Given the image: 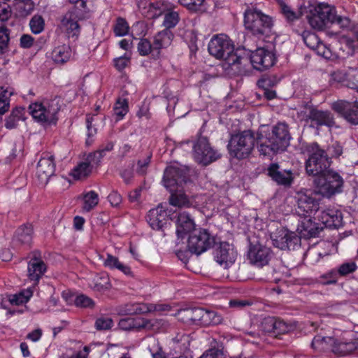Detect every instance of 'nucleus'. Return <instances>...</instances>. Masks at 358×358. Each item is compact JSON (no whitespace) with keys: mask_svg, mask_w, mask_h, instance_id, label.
<instances>
[{"mask_svg":"<svg viewBox=\"0 0 358 358\" xmlns=\"http://www.w3.org/2000/svg\"><path fill=\"white\" fill-rule=\"evenodd\" d=\"M345 215L350 217L347 212L343 213L338 209H327L322 213V224H342Z\"/></svg>","mask_w":358,"mask_h":358,"instance_id":"nucleus-29","label":"nucleus"},{"mask_svg":"<svg viewBox=\"0 0 358 358\" xmlns=\"http://www.w3.org/2000/svg\"><path fill=\"white\" fill-rule=\"evenodd\" d=\"M14 93L15 90L11 87H0V100L8 101L10 102V98Z\"/></svg>","mask_w":358,"mask_h":358,"instance_id":"nucleus-62","label":"nucleus"},{"mask_svg":"<svg viewBox=\"0 0 358 358\" xmlns=\"http://www.w3.org/2000/svg\"><path fill=\"white\" fill-rule=\"evenodd\" d=\"M267 171L268 176L279 185L287 187H290L294 182V175L292 171L281 169L276 163L271 164Z\"/></svg>","mask_w":358,"mask_h":358,"instance_id":"nucleus-19","label":"nucleus"},{"mask_svg":"<svg viewBox=\"0 0 358 358\" xmlns=\"http://www.w3.org/2000/svg\"><path fill=\"white\" fill-rule=\"evenodd\" d=\"M29 26L31 31L38 34L42 32L45 27V21L42 16L35 15L32 17L29 22Z\"/></svg>","mask_w":358,"mask_h":358,"instance_id":"nucleus-46","label":"nucleus"},{"mask_svg":"<svg viewBox=\"0 0 358 358\" xmlns=\"http://www.w3.org/2000/svg\"><path fill=\"white\" fill-rule=\"evenodd\" d=\"M208 50L210 55L224 60L229 66H235L238 71H241L242 64L248 62L247 56L237 55L233 42L225 34L214 35L208 43Z\"/></svg>","mask_w":358,"mask_h":358,"instance_id":"nucleus-5","label":"nucleus"},{"mask_svg":"<svg viewBox=\"0 0 358 358\" xmlns=\"http://www.w3.org/2000/svg\"><path fill=\"white\" fill-rule=\"evenodd\" d=\"M129 26L124 18L117 17L113 26V31L116 36H124L129 33Z\"/></svg>","mask_w":358,"mask_h":358,"instance_id":"nucleus-43","label":"nucleus"},{"mask_svg":"<svg viewBox=\"0 0 358 358\" xmlns=\"http://www.w3.org/2000/svg\"><path fill=\"white\" fill-rule=\"evenodd\" d=\"M273 245L281 250H296L301 248L300 236L296 231L281 227L271 234Z\"/></svg>","mask_w":358,"mask_h":358,"instance_id":"nucleus-12","label":"nucleus"},{"mask_svg":"<svg viewBox=\"0 0 358 358\" xmlns=\"http://www.w3.org/2000/svg\"><path fill=\"white\" fill-rule=\"evenodd\" d=\"M27 119L26 109L24 107L14 108L10 115L5 119V127L8 129L16 128L20 122Z\"/></svg>","mask_w":358,"mask_h":358,"instance_id":"nucleus-27","label":"nucleus"},{"mask_svg":"<svg viewBox=\"0 0 358 358\" xmlns=\"http://www.w3.org/2000/svg\"><path fill=\"white\" fill-rule=\"evenodd\" d=\"M114 144H115L114 142H113L111 141H108L107 142H106L105 143L101 145V146L97 151L91 152L90 154H94V155H96V157L100 155V161H101V159L105 156L106 152H110L113 149ZM96 158H98V157H96Z\"/></svg>","mask_w":358,"mask_h":358,"instance_id":"nucleus-59","label":"nucleus"},{"mask_svg":"<svg viewBox=\"0 0 358 358\" xmlns=\"http://www.w3.org/2000/svg\"><path fill=\"white\" fill-rule=\"evenodd\" d=\"M149 12L150 13V17L157 18L162 15H164L163 25L165 29H171L175 27L180 20L179 14L174 10H163L159 6V3H152L150 6Z\"/></svg>","mask_w":358,"mask_h":358,"instance_id":"nucleus-20","label":"nucleus"},{"mask_svg":"<svg viewBox=\"0 0 358 358\" xmlns=\"http://www.w3.org/2000/svg\"><path fill=\"white\" fill-rule=\"evenodd\" d=\"M74 304L77 307L90 308H93L95 305L94 301L85 294L77 296L75 299Z\"/></svg>","mask_w":358,"mask_h":358,"instance_id":"nucleus-49","label":"nucleus"},{"mask_svg":"<svg viewBox=\"0 0 358 358\" xmlns=\"http://www.w3.org/2000/svg\"><path fill=\"white\" fill-rule=\"evenodd\" d=\"M317 200L307 194L301 195L298 200V207L305 213H311L318 210Z\"/></svg>","mask_w":358,"mask_h":358,"instance_id":"nucleus-30","label":"nucleus"},{"mask_svg":"<svg viewBox=\"0 0 358 358\" xmlns=\"http://www.w3.org/2000/svg\"><path fill=\"white\" fill-rule=\"evenodd\" d=\"M35 3L32 0H18L16 8L18 15L21 17L29 15L34 10Z\"/></svg>","mask_w":358,"mask_h":358,"instance_id":"nucleus-38","label":"nucleus"},{"mask_svg":"<svg viewBox=\"0 0 358 358\" xmlns=\"http://www.w3.org/2000/svg\"><path fill=\"white\" fill-rule=\"evenodd\" d=\"M204 0H178V3L190 10H198Z\"/></svg>","mask_w":358,"mask_h":358,"instance_id":"nucleus-55","label":"nucleus"},{"mask_svg":"<svg viewBox=\"0 0 358 358\" xmlns=\"http://www.w3.org/2000/svg\"><path fill=\"white\" fill-rule=\"evenodd\" d=\"M113 110L114 114L117 117V120L122 119L129 110L128 102L127 99L119 98L115 103Z\"/></svg>","mask_w":358,"mask_h":358,"instance_id":"nucleus-44","label":"nucleus"},{"mask_svg":"<svg viewBox=\"0 0 358 358\" xmlns=\"http://www.w3.org/2000/svg\"><path fill=\"white\" fill-rule=\"evenodd\" d=\"M358 348V342L352 341L349 342H340L335 343L333 347L334 352L338 354L341 356H345L355 351Z\"/></svg>","mask_w":358,"mask_h":358,"instance_id":"nucleus-33","label":"nucleus"},{"mask_svg":"<svg viewBox=\"0 0 358 358\" xmlns=\"http://www.w3.org/2000/svg\"><path fill=\"white\" fill-rule=\"evenodd\" d=\"M176 234L181 239L187 236V248L196 255L207 251L215 244V237L200 225H177Z\"/></svg>","mask_w":358,"mask_h":358,"instance_id":"nucleus-4","label":"nucleus"},{"mask_svg":"<svg viewBox=\"0 0 358 358\" xmlns=\"http://www.w3.org/2000/svg\"><path fill=\"white\" fill-rule=\"evenodd\" d=\"M71 57V48L69 45H62L55 47L51 53L55 63L63 64L67 62Z\"/></svg>","mask_w":358,"mask_h":358,"instance_id":"nucleus-31","label":"nucleus"},{"mask_svg":"<svg viewBox=\"0 0 358 358\" xmlns=\"http://www.w3.org/2000/svg\"><path fill=\"white\" fill-rule=\"evenodd\" d=\"M91 286L95 291L103 292L109 288L110 283L108 278L98 277L94 280V284Z\"/></svg>","mask_w":358,"mask_h":358,"instance_id":"nucleus-51","label":"nucleus"},{"mask_svg":"<svg viewBox=\"0 0 358 358\" xmlns=\"http://www.w3.org/2000/svg\"><path fill=\"white\" fill-rule=\"evenodd\" d=\"M333 338L324 337L320 335H317L313 339L311 345L312 347L319 351H323L327 349L329 343L331 342Z\"/></svg>","mask_w":358,"mask_h":358,"instance_id":"nucleus-45","label":"nucleus"},{"mask_svg":"<svg viewBox=\"0 0 358 358\" xmlns=\"http://www.w3.org/2000/svg\"><path fill=\"white\" fill-rule=\"evenodd\" d=\"M96 157V155L90 153L85 162H80L74 167L71 175L75 179L78 180L89 176L92 172V168L94 166H97L100 162V155L97 157L98 158Z\"/></svg>","mask_w":358,"mask_h":358,"instance_id":"nucleus-21","label":"nucleus"},{"mask_svg":"<svg viewBox=\"0 0 358 358\" xmlns=\"http://www.w3.org/2000/svg\"><path fill=\"white\" fill-rule=\"evenodd\" d=\"M202 308H192L183 310L182 313L187 322L201 324Z\"/></svg>","mask_w":358,"mask_h":358,"instance_id":"nucleus-36","label":"nucleus"},{"mask_svg":"<svg viewBox=\"0 0 358 358\" xmlns=\"http://www.w3.org/2000/svg\"><path fill=\"white\" fill-rule=\"evenodd\" d=\"M46 265L40 259L32 258L28 264V276L31 280L37 283L46 271Z\"/></svg>","mask_w":358,"mask_h":358,"instance_id":"nucleus-26","label":"nucleus"},{"mask_svg":"<svg viewBox=\"0 0 358 358\" xmlns=\"http://www.w3.org/2000/svg\"><path fill=\"white\" fill-rule=\"evenodd\" d=\"M55 171L54 156L50 153H43L38 162L36 176L38 183L45 185Z\"/></svg>","mask_w":358,"mask_h":358,"instance_id":"nucleus-17","label":"nucleus"},{"mask_svg":"<svg viewBox=\"0 0 358 358\" xmlns=\"http://www.w3.org/2000/svg\"><path fill=\"white\" fill-rule=\"evenodd\" d=\"M32 234V225H20L15 231L14 238L21 244L30 245Z\"/></svg>","mask_w":358,"mask_h":358,"instance_id":"nucleus-32","label":"nucleus"},{"mask_svg":"<svg viewBox=\"0 0 358 358\" xmlns=\"http://www.w3.org/2000/svg\"><path fill=\"white\" fill-rule=\"evenodd\" d=\"M69 3L74 5L73 8L76 10V15L79 18H85L90 13L87 6V0H69Z\"/></svg>","mask_w":358,"mask_h":358,"instance_id":"nucleus-41","label":"nucleus"},{"mask_svg":"<svg viewBox=\"0 0 358 358\" xmlns=\"http://www.w3.org/2000/svg\"><path fill=\"white\" fill-rule=\"evenodd\" d=\"M76 15V10L72 9L63 17L61 24L69 38L77 40L80 33V27L78 23V20H83Z\"/></svg>","mask_w":358,"mask_h":358,"instance_id":"nucleus-22","label":"nucleus"},{"mask_svg":"<svg viewBox=\"0 0 358 358\" xmlns=\"http://www.w3.org/2000/svg\"><path fill=\"white\" fill-rule=\"evenodd\" d=\"M12 10L10 6L7 3H0V21L4 22L11 16Z\"/></svg>","mask_w":358,"mask_h":358,"instance_id":"nucleus-60","label":"nucleus"},{"mask_svg":"<svg viewBox=\"0 0 358 358\" xmlns=\"http://www.w3.org/2000/svg\"><path fill=\"white\" fill-rule=\"evenodd\" d=\"M275 326V331H273L275 334H282L289 331L287 324L280 319L276 318Z\"/></svg>","mask_w":358,"mask_h":358,"instance_id":"nucleus-63","label":"nucleus"},{"mask_svg":"<svg viewBox=\"0 0 358 358\" xmlns=\"http://www.w3.org/2000/svg\"><path fill=\"white\" fill-rule=\"evenodd\" d=\"M162 326V320L157 319H146L143 317H126L119 322V327L125 331L146 330L157 331Z\"/></svg>","mask_w":358,"mask_h":358,"instance_id":"nucleus-14","label":"nucleus"},{"mask_svg":"<svg viewBox=\"0 0 358 358\" xmlns=\"http://www.w3.org/2000/svg\"><path fill=\"white\" fill-rule=\"evenodd\" d=\"M306 18L310 26L317 31L324 30L334 24L341 28H348L350 25L348 17L338 15L336 7L326 3L310 6Z\"/></svg>","mask_w":358,"mask_h":358,"instance_id":"nucleus-3","label":"nucleus"},{"mask_svg":"<svg viewBox=\"0 0 358 358\" xmlns=\"http://www.w3.org/2000/svg\"><path fill=\"white\" fill-rule=\"evenodd\" d=\"M113 325V321L110 317L101 316L96 319L95 327L97 330H106Z\"/></svg>","mask_w":358,"mask_h":358,"instance_id":"nucleus-52","label":"nucleus"},{"mask_svg":"<svg viewBox=\"0 0 358 358\" xmlns=\"http://www.w3.org/2000/svg\"><path fill=\"white\" fill-rule=\"evenodd\" d=\"M174 35L168 29L159 31L153 38V49L155 51V57H159L160 50L167 48L171 45Z\"/></svg>","mask_w":358,"mask_h":358,"instance_id":"nucleus-25","label":"nucleus"},{"mask_svg":"<svg viewBox=\"0 0 358 358\" xmlns=\"http://www.w3.org/2000/svg\"><path fill=\"white\" fill-rule=\"evenodd\" d=\"M187 180V172L182 168L171 166L165 169L163 183L171 193L169 198L170 205L178 208H188L192 206L189 197L182 189V185Z\"/></svg>","mask_w":358,"mask_h":358,"instance_id":"nucleus-2","label":"nucleus"},{"mask_svg":"<svg viewBox=\"0 0 358 358\" xmlns=\"http://www.w3.org/2000/svg\"><path fill=\"white\" fill-rule=\"evenodd\" d=\"M320 282L324 285L336 284L338 280V273L334 270H331L320 277Z\"/></svg>","mask_w":358,"mask_h":358,"instance_id":"nucleus-53","label":"nucleus"},{"mask_svg":"<svg viewBox=\"0 0 358 358\" xmlns=\"http://www.w3.org/2000/svg\"><path fill=\"white\" fill-rule=\"evenodd\" d=\"M33 289L27 288L18 294H14L10 299L12 304L20 305L27 303L33 295Z\"/></svg>","mask_w":358,"mask_h":358,"instance_id":"nucleus-40","label":"nucleus"},{"mask_svg":"<svg viewBox=\"0 0 358 358\" xmlns=\"http://www.w3.org/2000/svg\"><path fill=\"white\" fill-rule=\"evenodd\" d=\"M243 25L248 34L259 39H264L273 34L274 20L261 10L251 7L244 11Z\"/></svg>","mask_w":358,"mask_h":358,"instance_id":"nucleus-6","label":"nucleus"},{"mask_svg":"<svg viewBox=\"0 0 358 358\" xmlns=\"http://www.w3.org/2000/svg\"><path fill=\"white\" fill-rule=\"evenodd\" d=\"M138 51L142 56L152 53L155 56V51L153 49V43H151L147 38L141 39L138 44Z\"/></svg>","mask_w":358,"mask_h":358,"instance_id":"nucleus-48","label":"nucleus"},{"mask_svg":"<svg viewBox=\"0 0 358 358\" xmlns=\"http://www.w3.org/2000/svg\"><path fill=\"white\" fill-rule=\"evenodd\" d=\"M304 153L308 156L305 166L308 176L318 178L330 170L331 159L328 157L327 152L317 143L306 145L304 148Z\"/></svg>","mask_w":358,"mask_h":358,"instance_id":"nucleus-7","label":"nucleus"},{"mask_svg":"<svg viewBox=\"0 0 358 358\" xmlns=\"http://www.w3.org/2000/svg\"><path fill=\"white\" fill-rule=\"evenodd\" d=\"M277 83L275 76H264L257 81V85L262 89H267L273 87Z\"/></svg>","mask_w":358,"mask_h":358,"instance_id":"nucleus-54","label":"nucleus"},{"mask_svg":"<svg viewBox=\"0 0 358 358\" xmlns=\"http://www.w3.org/2000/svg\"><path fill=\"white\" fill-rule=\"evenodd\" d=\"M99 203V195L96 192L92 190L83 195V208L85 211H90L94 208Z\"/></svg>","mask_w":358,"mask_h":358,"instance_id":"nucleus-39","label":"nucleus"},{"mask_svg":"<svg viewBox=\"0 0 358 358\" xmlns=\"http://www.w3.org/2000/svg\"><path fill=\"white\" fill-rule=\"evenodd\" d=\"M9 41V31L4 27H0V56L4 53L8 48Z\"/></svg>","mask_w":358,"mask_h":358,"instance_id":"nucleus-50","label":"nucleus"},{"mask_svg":"<svg viewBox=\"0 0 358 358\" xmlns=\"http://www.w3.org/2000/svg\"><path fill=\"white\" fill-rule=\"evenodd\" d=\"M247 57L248 58V62L241 65V71H239L240 73L243 71L244 67L249 62L254 69L263 71L273 66L276 61L275 54L272 51L264 48H257L251 53L250 57Z\"/></svg>","mask_w":358,"mask_h":358,"instance_id":"nucleus-15","label":"nucleus"},{"mask_svg":"<svg viewBox=\"0 0 358 358\" xmlns=\"http://www.w3.org/2000/svg\"><path fill=\"white\" fill-rule=\"evenodd\" d=\"M328 151L332 157L338 158L343 154V146L338 142H335L328 147Z\"/></svg>","mask_w":358,"mask_h":358,"instance_id":"nucleus-61","label":"nucleus"},{"mask_svg":"<svg viewBox=\"0 0 358 358\" xmlns=\"http://www.w3.org/2000/svg\"><path fill=\"white\" fill-rule=\"evenodd\" d=\"M290 139L288 126L285 123L279 122L271 129L261 127L257 131V149L259 155L271 157L285 151Z\"/></svg>","mask_w":358,"mask_h":358,"instance_id":"nucleus-1","label":"nucleus"},{"mask_svg":"<svg viewBox=\"0 0 358 358\" xmlns=\"http://www.w3.org/2000/svg\"><path fill=\"white\" fill-rule=\"evenodd\" d=\"M303 41L305 44L310 49H315L318 47V44L320 42V38L315 33L305 31L302 34Z\"/></svg>","mask_w":358,"mask_h":358,"instance_id":"nucleus-47","label":"nucleus"},{"mask_svg":"<svg viewBox=\"0 0 358 358\" xmlns=\"http://www.w3.org/2000/svg\"><path fill=\"white\" fill-rule=\"evenodd\" d=\"M108 199L113 206H117L122 202L121 195L116 191H113L108 196Z\"/></svg>","mask_w":358,"mask_h":358,"instance_id":"nucleus-64","label":"nucleus"},{"mask_svg":"<svg viewBox=\"0 0 358 358\" xmlns=\"http://www.w3.org/2000/svg\"><path fill=\"white\" fill-rule=\"evenodd\" d=\"M273 255L271 248L259 242L256 243H250L247 253L250 263L257 267H263L267 265Z\"/></svg>","mask_w":358,"mask_h":358,"instance_id":"nucleus-16","label":"nucleus"},{"mask_svg":"<svg viewBox=\"0 0 358 358\" xmlns=\"http://www.w3.org/2000/svg\"><path fill=\"white\" fill-rule=\"evenodd\" d=\"M280 11L288 23H293L300 19L303 15L300 10H294L291 6L285 3H280Z\"/></svg>","mask_w":358,"mask_h":358,"instance_id":"nucleus-35","label":"nucleus"},{"mask_svg":"<svg viewBox=\"0 0 358 358\" xmlns=\"http://www.w3.org/2000/svg\"><path fill=\"white\" fill-rule=\"evenodd\" d=\"M257 144V134L251 130L231 135L228 143V150L231 156L238 159L249 157Z\"/></svg>","mask_w":358,"mask_h":358,"instance_id":"nucleus-8","label":"nucleus"},{"mask_svg":"<svg viewBox=\"0 0 358 358\" xmlns=\"http://www.w3.org/2000/svg\"><path fill=\"white\" fill-rule=\"evenodd\" d=\"M104 266L112 269L117 268L126 275L131 273V268L129 266L123 264L119 261L117 257L110 254L107 255V257L104 261Z\"/></svg>","mask_w":358,"mask_h":358,"instance_id":"nucleus-34","label":"nucleus"},{"mask_svg":"<svg viewBox=\"0 0 358 358\" xmlns=\"http://www.w3.org/2000/svg\"><path fill=\"white\" fill-rule=\"evenodd\" d=\"M170 220L176 224H194V218L187 211L172 213L170 215Z\"/></svg>","mask_w":358,"mask_h":358,"instance_id":"nucleus-42","label":"nucleus"},{"mask_svg":"<svg viewBox=\"0 0 358 358\" xmlns=\"http://www.w3.org/2000/svg\"><path fill=\"white\" fill-rule=\"evenodd\" d=\"M343 179L336 172L329 170L324 175L314 179L315 192L323 197L330 198L343 191Z\"/></svg>","mask_w":358,"mask_h":358,"instance_id":"nucleus-10","label":"nucleus"},{"mask_svg":"<svg viewBox=\"0 0 358 358\" xmlns=\"http://www.w3.org/2000/svg\"><path fill=\"white\" fill-rule=\"evenodd\" d=\"M221 155L214 150L206 137L200 136L193 145V157L196 162L207 166L216 161Z\"/></svg>","mask_w":358,"mask_h":358,"instance_id":"nucleus-13","label":"nucleus"},{"mask_svg":"<svg viewBox=\"0 0 358 358\" xmlns=\"http://www.w3.org/2000/svg\"><path fill=\"white\" fill-rule=\"evenodd\" d=\"M201 324L204 326L217 325L221 323L222 318L220 315L213 310L203 309Z\"/></svg>","mask_w":358,"mask_h":358,"instance_id":"nucleus-37","label":"nucleus"},{"mask_svg":"<svg viewBox=\"0 0 358 358\" xmlns=\"http://www.w3.org/2000/svg\"><path fill=\"white\" fill-rule=\"evenodd\" d=\"M356 269L357 265L355 262L344 263L339 266L337 273L344 276L353 273Z\"/></svg>","mask_w":358,"mask_h":358,"instance_id":"nucleus-57","label":"nucleus"},{"mask_svg":"<svg viewBox=\"0 0 358 358\" xmlns=\"http://www.w3.org/2000/svg\"><path fill=\"white\" fill-rule=\"evenodd\" d=\"M298 117L301 121L310 122L311 127L327 126L334 124V120L329 111L320 110L312 105H306L298 112Z\"/></svg>","mask_w":358,"mask_h":358,"instance_id":"nucleus-11","label":"nucleus"},{"mask_svg":"<svg viewBox=\"0 0 358 358\" xmlns=\"http://www.w3.org/2000/svg\"><path fill=\"white\" fill-rule=\"evenodd\" d=\"M148 224H167L170 220V215L163 208L162 204L149 210L146 217Z\"/></svg>","mask_w":358,"mask_h":358,"instance_id":"nucleus-28","label":"nucleus"},{"mask_svg":"<svg viewBox=\"0 0 358 358\" xmlns=\"http://www.w3.org/2000/svg\"><path fill=\"white\" fill-rule=\"evenodd\" d=\"M276 318L273 317H268L262 322V329L266 333H273L275 331Z\"/></svg>","mask_w":358,"mask_h":358,"instance_id":"nucleus-56","label":"nucleus"},{"mask_svg":"<svg viewBox=\"0 0 358 358\" xmlns=\"http://www.w3.org/2000/svg\"><path fill=\"white\" fill-rule=\"evenodd\" d=\"M60 100L55 98L42 102L32 103L29 106V113L32 117L41 124H56L57 113L60 110Z\"/></svg>","mask_w":358,"mask_h":358,"instance_id":"nucleus-9","label":"nucleus"},{"mask_svg":"<svg viewBox=\"0 0 358 358\" xmlns=\"http://www.w3.org/2000/svg\"><path fill=\"white\" fill-rule=\"evenodd\" d=\"M236 258V252L228 243H220L219 247L215 250V259L218 264L224 265V268L231 265Z\"/></svg>","mask_w":358,"mask_h":358,"instance_id":"nucleus-23","label":"nucleus"},{"mask_svg":"<svg viewBox=\"0 0 358 358\" xmlns=\"http://www.w3.org/2000/svg\"><path fill=\"white\" fill-rule=\"evenodd\" d=\"M114 66L118 71L124 70L130 62V57L125 54L124 56L114 59Z\"/></svg>","mask_w":358,"mask_h":358,"instance_id":"nucleus-58","label":"nucleus"},{"mask_svg":"<svg viewBox=\"0 0 358 358\" xmlns=\"http://www.w3.org/2000/svg\"><path fill=\"white\" fill-rule=\"evenodd\" d=\"M329 227L330 229H338L337 225H298L296 232L300 236V241L303 238L310 240L311 238H320L324 229Z\"/></svg>","mask_w":358,"mask_h":358,"instance_id":"nucleus-24","label":"nucleus"},{"mask_svg":"<svg viewBox=\"0 0 358 358\" xmlns=\"http://www.w3.org/2000/svg\"><path fill=\"white\" fill-rule=\"evenodd\" d=\"M332 109L352 124H358V102L338 101L332 104Z\"/></svg>","mask_w":358,"mask_h":358,"instance_id":"nucleus-18","label":"nucleus"}]
</instances>
